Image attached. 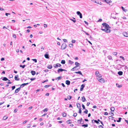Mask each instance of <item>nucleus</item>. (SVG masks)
<instances>
[{"label":"nucleus","mask_w":128,"mask_h":128,"mask_svg":"<svg viewBox=\"0 0 128 128\" xmlns=\"http://www.w3.org/2000/svg\"><path fill=\"white\" fill-rule=\"evenodd\" d=\"M97 78L98 80L101 83H104L105 80L104 79L101 78Z\"/></svg>","instance_id":"1"},{"label":"nucleus","mask_w":128,"mask_h":128,"mask_svg":"<svg viewBox=\"0 0 128 128\" xmlns=\"http://www.w3.org/2000/svg\"><path fill=\"white\" fill-rule=\"evenodd\" d=\"M101 30L106 32V33H108L110 32V30L108 28H105L104 29L103 28H102L101 29Z\"/></svg>","instance_id":"2"},{"label":"nucleus","mask_w":128,"mask_h":128,"mask_svg":"<svg viewBox=\"0 0 128 128\" xmlns=\"http://www.w3.org/2000/svg\"><path fill=\"white\" fill-rule=\"evenodd\" d=\"M66 43H63L62 45L61 49L62 50H64L66 48Z\"/></svg>","instance_id":"3"},{"label":"nucleus","mask_w":128,"mask_h":128,"mask_svg":"<svg viewBox=\"0 0 128 128\" xmlns=\"http://www.w3.org/2000/svg\"><path fill=\"white\" fill-rule=\"evenodd\" d=\"M95 74L97 78H101L102 76L101 75L99 74L98 71H96L95 72Z\"/></svg>","instance_id":"4"},{"label":"nucleus","mask_w":128,"mask_h":128,"mask_svg":"<svg viewBox=\"0 0 128 128\" xmlns=\"http://www.w3.org/2000/svg\"><path fill=\"white\" fill-rule=\"evenodd\" d=\"M102 25L104 27L106 28H110V26L107 24L106 23H104L102 24Z\"/></svg>","instance_id":"5"},{"label":"nucleus","mask_w":128,"mask_h":128,"mask_svg":"<svg viewBox=\"0 0 128 128\" xmlns=\"http://www.w3.org/2000/svg\"><path fill=\"white\" fill-rule=\"evenodd\" d=\"M117 14L118 13H115V12H113L111 14V16L112 18L114 19H116V16H114V15L116 16Z\"/></svg>","instance_id":"6"},{"label":"nucleus","mask_w":128,"mask_h":128,"mask_svg":"<svg viewBox=\"0 0 128 128\" xmlns=\"http://www.w3.org/2000/svg\"><path fill=\"white\" fill-rule=\"evenodd\" d=\"M61 66V65L60 64L58 63L53 65L54 67L56 68H57L58 67H60Z\"/></svg>","instance_id":"7"},{"label":"nucleus","mask_w":128,"mask_h":128,"mask_svg":"<svg viewBox=\"0 0 128 128\" xmlns=\"http://www.w3.org/2000/svg\"><path fill=\"white\" fill-rule=\"evenodd\" d=\"M123 35L125 36L128 37V33L127 32H123Z\"/></svg>","instance_id":"8"},{"label":"nucleus","mask_w":128,"mask_h":128,"mask_svg":"<svg viewBox=\"0 0 128 128\" xmlns=\"http://www.w3.org/2000/svg\"><path fill=\"white\" fill-rule=\"evenodd\" d=\"M62 71H66V70H65L64 69H62V68L59 69L58 71V73H59L60 72H62Z\"/></svg>","instance_id":"9"},{"label":"nucleus","mask_w":128,"mask_h":128,"mask_svg":"<svg viewBox=\"0 0 128 128\" xmlns=\"http://www.w3.org/2000/svg\"><path fill=\"white\" fill-rule=\"evenodd\" d=\"M18 77V75H16L14 77V79L15 80H20L19 78H17Z\"/></svg>","instance_id":"10"},{"label":"nucleus","mask_w":128,"mask_h":128,"mask_svg":"<svg viewBox=\"0 0 128 128\" xmlns=\"http://www.w3.org/2000/svg\"><path fill=\"white\" fill-rule=\"evenodd\" d=\"M28 84V83H26L20 85V87H22V88L24 86Z\"/></svg>","instance_id":"11"},{"label":"nucleus","mask_w":128,"mask_h":128,"mask_svg":"<svg viewBox=\"0 0 128 128\" xmlns=\"http://www.w3.org/2000/svg\"><path fill=\"white\" fill-rule=\"evenodd\" d=\"M84 86L85 85H84L83 84H82V85H81V88H80V91H82L83 90L84 88Z\"/></svg>","instance_id":"12"},{"label":"nucleus","mask_w":128,"mask_h":128,"mask_svg":"<svg viewBox=\"0 0 128 128\" xmlns=\"http://www.w3.org/2000/svg\"><path fill=\"white\" fill-rule=\"evenodd\" d=\"M104 2H105L106 3H108L112 2L111 0H103Z\"/></svg>","instance_id":"13"},{"label":"nucleus","mask_w":128,"mask_h":128,"mask_svg":"<svg viewBox=\"0 0 128 128\" xmlns=\"http://www.w3.org/2000/svg\"><path fill=\"white\" fill-rule=\"evenodd\" d=\"M20 87L16 89L15 91V93H17L20 90Z\"/></svg>","instance_id":"14"},{"label":"nucleus","mask_w":128,"mask_h":128,"mask_svg":"<svg viewBox=\"0 0 128 128\" xmlns=\"http://www.w3.org/2000/svg\"><path fill=\"white\" fill-rule=\"evenodd\" d=\"M82 100L83 102H84L86 101V98L84 97L83 96L82 97Z\"/></svg>","instance_id":"15"},{"label":"nucleus","mask_w":128,"mask_h":128,"mask_svg":"<svg viewBox=\"0 0 128 128\" xmlns=\"http://www.w3.org/2000/svg\"><path fill=\"white\" fill-rule=\"evenodd\" d=\"M75 64L76 66L75 67H77L79 66V65L80 64L78 63V62H76L75 63Z\"/></svg>","instance_id":"16"},{"label":"nucleus","mask_w":128,"mask_h":128,"mask_svg":"<svg viewBox=\"0 0 128 128\" xmlns=\"http://www.w3.org/2000/svg\"><path fill=\"white\" fill-rule=\"evenodd\" d=\"M116 86L117 87L119 88H120L122 86L121 84L119 85L118 84H116Z\"/></svg>","instance_id":"17"},{"label":"nucleus","mask_w":128,"mask_h":128,"mask_svg":"<svg viewBox=\"0 0 128 128\" xmlns=\"http://www.w3.org/2000/svg\"><path fill=\"white\" fill-rule=\"evenodd\" d=\"M75 73L76 74H79L80 75H81L82 76H83V74H82V73H81V72L80 71L76 72H75Z\"/></svg>","instance_id":"18"},{"label":"nucleus","mask_w":128,"mask_h":128,"mask_svg":"<svg viewBox=\"0 0 128 128\" xmlns=\"http://www.w3.org/2000/svg\"><path fill=\"white\" fill-rule=\"evenodd\" d=\"M30 72L32 75H34L36 73L35 71L32 70Z\"/></svg>","instance_id":"19"},{"label":"nucleus","mask_w":128,"mask_h":128,"mask_svg":"<svg viewBox=\"0 0 128 128\" xmlns=\"http://www.w3.org/2000/svg\"><path fill=\"white\" fill-rule=\"evenodd\" d=\"M70 81L68 80H66V84L68 85H69L70 84Z\"/></svg>","instance_id":"20"},{"label":"nucleus","mask_w":128,"mask_h":128,"mask_svg":"<svg viewBox=\"0 0 128 128\" xmlns=\"http://www.w3.org/2000/svg\"><path fill=\"white\" fill-rule=\"evenodd\" d=\"M2 80L4 81H6L7 80H8V81H10V80H8V79L6 77H4L2 79Z\"/></svg>","instance_id":"21"},{"label":"nucleus","mask_w":128,"mask_h":128,"mask_svg":"<svg viewBox=\"0 0 128 128\" xmlns=\"http://www.w3.org/2000/svg\"><path fill=\"white\" fill-rule=\"evenodd\" d=\"M8 116H5L3 117L2 120H5L8 118Z\"/></svg>","instance_id":"22"},{"label":"nucleus","mask_w":128,"mask_h":128,"mask_svg":"<svg viewBox=\"0 0 128 128\" xmlns=\"http://www.w3.org/2000/svg\"><path fill=\"white\" fill-rule=\"evenodd\" d=\"M44 56L45 58H49L48 56V54H45Z\"/></svg>","instance_id":"23"},{"label":"nucleus","mask_w":128,"mask_h":128,"mask_svg":"<svg viewBox=\"0 0 128 128\" xmlns=\"http://www.w3.org/2000/svg\"><path fill=\"white\" fill-rule=\"evenodd\" d=\"M123 72L122 71H119L118 72V74L119 75H122V74Z\"/></svg>","instance_id":"24"},{"label":"nucleus","mask_w":128,"mask_h":128,"mask_svg":"<svg viewBox=\"0 0 128 128\" xmlns=\"http://www.w3.org/2000/svg\"><path fill=\"white\" fill-rule=\"evenodd\" d=\"M107 58L109 60H112V57L110 56H108Z\"/></svg>","instance_id":"25"},{"label":"nucleus","mask_w":128,"mask_h":128,"mask_svg":"<svg viewBox=\"0 0 128 128\" xmlns=\"http://www.w3.org/2000/svg\"><path fill=\"white\" fill-rule=\"evenodd\" d=\"M121 8H122V10L124 12H126V11H127V10L126 9H125L124 8V7L122 6H121Z\"/></svg>","instance_id":"26"},{"label":"nucleus","mask_w":128,"mask_h":128,"mask_svg":"<svg viewBox=\"0 0 128 128\" xmlns=\"http://www.w3.org/2000/svg\"><path fill=\"white\" fill-rule=\"evenodd\" d=\"M68 62L69 63V64H72L74 63V62H73L72 61H71L70 60H68Z\"/></svg>","instance_id":"27"},{"label":"nucleus","mask_w":128,"mask_h":128,"mask_svg":"<svg viewBox=\"0 0 128 128\" xmlns=\"http://www.w3.org/2000/svg\"><path fill=\"white\" fill-rule=\"evenodd\" d=\"M77 106V107L78 108H80V104L79 103H77L76 104Z\"/></svg>","instance_id":"28"},{"label":"nucleus","mask_w":128,"mask_h":128,"mask_svg":"<svg viewBox=\"0 0 128 128\" xmlns=\"http://www.w3.org/2000/svg\"><path fill=\"white\" fill-rule=\"evenodd\" d=\"M61 62L62 64H64L65 63V61L64 60H62Z\"/></svg>","instance_id":"29"},{"label":"nucleus","mask_w":128,"mask_h":128,"mask_svg":"<svg viewBox=\"0 0 128 128\" xmlns=\"http://www.w3.org/2000/svg\"><path fill=\"white\" fill-rule=\"evenodd\" d=\"M52 65H50L48 66L47 67V68L48 69H50L52 68Z\"/></svg>","instance_id":"30"},{"label":"nucleus","mask_w":128,"mask_h":128,"mask_svg":"<svg viewBox=\"0 0 128 128\" xmlns=\"http://www.w3.org/2000/svg\"><path fill=\"white\" fill-rule=\"evenodd\" d=\"M114 110H115V108L114 107H112L110 108V110L112 111H114Z\"/></svg>","instance_id":"31"},{"label":"nucleus","mask_w":128,"mask_h":128,"mask_svg":"<svg viewBox=\"0 0 128 128\" xmlns=\"http://www.w3.org/2000/svg\"><path fill=\"white\" fill-rule=\"evenodd\" d=\"M66 114L64 113V112H63V113H62V116H63L64 117H65L66 116Z\"/></svg>","instance_id":"32"},{"label":"nucleus","mask_w":128,"mask_h":128,"mask_svg":"<svg viewBox=\"0 0 128 128\" xmlns=\"http://www.w3.org/2000/svg\"><path fill=\"white\" fill-rule=\"evenodd\" d=\"M69 46L70 48H72L73 46V44H69Z\"/></svg>","instance_id":"33"},{"label":"nucleus","mask_w":128,"mask_h":128,"mask_svg":"<svg viewBox=\"0 0 128 128\" xmlns=\"http://www.w3.org/2000/svg\"><path fill=\"white\" fill-rule=\"evenodd\" d=\"M82 126H84L85 127H87L88 126V124H84L83 125H82Z\"/></svg>","instance_id":"34"},{"label":"nucleus","mask_w":128,"mask_h":128,"mask_svg":"<svg viewBox=\"0 0 128 128\" xmlns=\"http://www.w3.org/2000/svg\"><path fill=\"white\" fill-rule=\"evenodd\" d=\"M26 66L25 65H24L23 66H22V65H20V67H22L23 68H24V67H25Z\"/></svg>","instance_id":"35"},{"label":"nucleus","mask_w":128,"mask_h":128,"mask_svg":"<svg viewBox=\"0 0 128 128\" xmlns=\"http://www.w3.org/2000/svg\"><path fill=\"white\" fill-rule=\"evenodd\" d=\"M61 77L60 76L58 77L57 78H56V80L57 79L58 80H59L60 79Z\"/></svg>","instance_id":"36"},{"label":"nucleus","mask_w":128,"mask_h":128,"mask_svg":"<svg viewBox=\"0 0 128 128\" xmlns=\"http://www.w3.org/2000/svg\"><path fill=\"white\" fill-rule=\"evenodd\" d=\"M71 98L72 96H68L67 97L68 98L69 100Z\"/></svg>","instance_id":"37"},{"label":"nucleus","mask_w":128,"mask_h":128,"mask_svg":"<svg viewBox=\"0 0 128 128\" xmlns=\"http://www.w3.org/2000/svg\"><path fill=\"white\" fill-rule=\"evenodd\" d=\"M48 111V109L47 108H45L43 110V111L44 112H47Z\"/></svg>","instance_id":"38"},{"label":"nucleus","mask_w":128,"mask_h":128,"mask_svg":"<svg viewBox=\"0 0 128 128\" xmlns=\"http://www.w3.org/2000/svg\"><path fill=\"white\" fill-rule=\"evenodd\" d=\"M121 119L122 118H118V120H117V121L118 122H120Z\"/></svg>","instance_id":"39"},{"label":"nucleus","mask_w":128,"mask_h":128,"mask_svg":"<svg viewBox=\"0 0 128 128\" xmlns=\"http://www.w3.org/2000/svg\"><path fill=\"white\" fill-rule=\"evenodd\" d=\"M28 120H25V121H24V122H23L22 124H25L26 122H28Z\"/></svg>","instance_id":"40"},{"label":"nucleus","mask_w":128,"mask_h":128,"mask_svg":"<svg viewBox=\"0 0 128 128\" xmlns=\"http://www.w3.org/2000/svg\"><path fill=\"white\" fill-rule=\"evenodd\" d=\"M77 114L76 113H74L73 116L74 117H76L77 115Z\"/></svg>","instance_id":"41"},{"label":"nucleus","mask_w":128,"mask_h":128,"mask_svg":"<svg viewBox=\"0 0 128 128\" xmlns=\"http://www.w3.org/2000/svg\"><path fill=\"white\" fill-rule=\"evenodd\" d=\"M88 110L86 109L85 111L84 112L86 114H87L88 113Z\"/></svg>","instance_id":"42"},{"label":"nucleus","mask_w":128,"mask_h":128,"mask_svg":"<svg viewBox=\"0 0 128 128\" xmlns=\"http://www.w3.org/2000/svg\"><path fill=\"white\" fill-rule=\"evenodd\" d=\"M82 112V110L81 109V108H80L79 109V113L80 114H81Z\"/></svg>","instance_id":"43"},{"label":"nucleus","mask_w":128,"mask_h":128,"mask_svg":"<svg viewBox=\"0 0 128 128\" xmlns=\"http://www.w3.org/2000/svg\"><path fill=\"white\" fill-rule=\"evenodd\" d=\"M50 85H46L44 86V87L45 88H47L49 86H50Z\"/></svg>","instance_id":"44"},{"label":"nucleus","mask_w":128,"mask_h":128,"mask_svg":"<svg viewBox=\"0 0 128 128\" xmlns=\"http://www.w3.org/2000/svg\"><path fill=\"white\" fill-rule=\"evenodd\" d=\"M32 60L34 61L35 62H37V60L36 59H32Z\"/></svg>","instance_id":"45"},{"label":"nucleus","mask_w":128,"mask_h":128,"mask_svg":"<svg viewBox=\"0 0 128 128\" xmlns=\"http://www.w3.org/2000/svg\"><path fill=\"white\" fill-rule=\"evenodd\" d=\"M84 32L85 34H86L88 36H89V34L88 33H87L85 31L83 30H82Z\"/></svg>","instance_id":"46"},{"label":"nucleus","mask_w":128,"mask_h":128,"mask_svg":"<svg viewBox=\"0 0 128 128\" xmlns=\"http://www.w3.org/2000/svg\"><path fill=\"white\" fill-rule=\"evenodd\" d=\"M5 15L6 16H8V15H10V13H5Z\"/></svg>","instance_id":"47"},{"label":"nucleus","mask_w":128,"mask_h":128,"mask_svg":"<svg viewBox=\"0 0 128 128\" xmlns=\"http://www.w3.org/2000/svg\"><path fill=\"white\" fill-rule=\"evenodd\" d=\"M67 122L68 124H70L71 123V120H68L67 121Z\"/></svg>","instance_id":"48"},{"label":"nucleus","mask_w":128,"mask_h":128,"mask_svg":"<svg viewBox=\"0 0 128 128\" xmlns=\"http://www.w3.org/2000/svg\"><path fill=\"white\" fill-rule=\"evenodd\" d=\"M76 42V40H72V43H74Z\"/></svg>","instance_id":"49"},{"label":"nucleus","mask_w":128,"mask_h":128,"mask_svg":"<svg viewBox=\"0 0 128 128\" xmlns=\"http://www.w3.org/2000/svg\"><path fill=\"white\" fill-rule=\"evenodd\" d=\"M120 58H122L124 60L125 59L122 56H120Z\"/></svg>","instance_id":"50"},{"label":"nucleus","mask_w":128,"mask_h":128,"mask_svg":"<svg viewBox=\"0 0 128 128\" xmlns=\"http://www.w3.org/2000/svg\"><path fill=\"white\" fill-rule=\"evenodd\" d=\"M81 14V13L79 11H78L77 12V14L78 15H79Z\"/></svg>","instance_id":"51"},{"label":"nucleus","mask_w":128,"mask_h":128,"mask_svg":"<svg viewBox=\"0 0 128 128\" xmlns=\"http://www.w3.org/2000/svg\"><path fill=\"white\" fill-rule=\"evenodd\" d=\"M110 114H111L112 116H113L114 115V113L111 112H110Z\"/></svg>","instance_id":"52"},{"label":"nucleus","mask_w":128,"mask_h":128,"mask_svg":"<svg viewBox=\"0 0 128 128\" xmlns=\"http://www.w3.org/2000/svg\"><path fill=\"white\" fill-rule=\"evenodd\" d=\"M12 90H14L15 88V86H14L12 87Z\"/></svg>","instance_id":"53"},{"label":"nucleus","mask_w":128,"mask_h":128,"mask_svg":"<svg viewBox=\"0 0 128 128\" xmlns=\"http://www.w3.org/2000/svg\"><path fill=\"white\" fill-rule=\"evenodd\" d=\"M80 17V18H82V14L81 13L79 15Z\"/></svg>","instance_id":"54"},{"label":"nucleus","mask_w":128,"mask_h":128,"mask_svg":"<svg viewBox=\"0 0 128 128\" xmlns=\"http://www.w3.org/2000/svg\"><path fill=\"white\" fill-rule=\"evenodd\" d=\"M18 109H16L14 110V113H16L18 111Z\"/></svg>","instance_id":"55"},{"label":"nucleus","mask_w":128,"mask_h":128,"mask_svg":"<svg viewBox=\"0 0 128 128\" xmlns=\"http://www.w3.org/2000/svg\"><path fill=\"white\" fill-rule=\"evenodd\" d=\"M94 121L97 124H98L99 123V122L98 121H97L96 120H94Z\"/></svg>","instance_id":"56"},{"label":"nucleus","mask_w":128,"mask_h":128,"mask_svg":"<svg viewBox=\"0 0 128 128\" xmlns=\"http://www.w3.org/2000/svg\"><path fill=\"white\" fill-rule=\"evenodd\" d=\"M48 81V80H46L44 81V82H42V83H44L45 82H47Z\"/></svg>","instance_id":"57"},{"label":"nucleus","mask_w":128,"mask_h":128,"mask_svg":"<svg viewBox=\"0 0 128 128\" xmlns=\"http://www.w3.org/2000/svg\"><path fill=\"white\" fill-rule=\"evenodd\" d=\"M98 127L99 128H104L103 126L102 125H100Z\"/></svg>","instance_id":"58"},{"label":"nucleus","mask_w":128,"mask_h":128,"mask_svg":"<svg viewBox=\"0 0 128 128\" xmlns=\"http://www.w3.org/2000/svg\"><path fill=\"white\" fill-rule=\"evenodd\" d=\"M32 108V106L30 107H29L28 108V109L29 110H31Z\"/></svg>","instance_id":"59"},{"label":"nucleus","mask_w":128,"mask_h":128,"mask_svg":"<svg viewBox=\"0 0 128 128\" xmlns=\"http://www.w3.org/2000/svg\"><path fill=\"white\" fill-rule=\"evenodd\" d=\"M117 54V53L116 52H114L113 53V54L114 55H116Z\"/></svg>","instance_id":"60"},{"label":"nucleus","mask_w":128,"mask_h":128,"mask_svg":"<svg viewBox=\"0 0 128 128\" xmlns=\"http://www.w3.org/2000/svg\"><path fill=\"white\" fill-rule=\"evenodd\" d=\"M13 37L15 38H16V36L15 34H13Z\"/></svg>","instance_id":"61"},{"label":"nucleus","mask_w":128,"mask_h":128,"mask_svg":"<svg viewBox=\"0 0 128 128\" xmlns=\"http://www.w3.org/2000/svg\"><path fill=\"white\" fill-rule=\"evenodd\" d=\"M63 40L64 42H67V40L66 39H63Z\"/></svg>","instance_id":"62"},{"label":"nucleus","mask_w":128,"mask_h":128,"mask_svg":"<svg viewBox=\"0 0 128 128\" xmlns=\"http://www.w3.org/2000/svg\"><path fill=\"white\" fill-rule=\"evenodd\" d=\"M44 46H42V47H41V49L42 50H44Z\"/></svg>","instance_id":"63"},{"label":"nucleus","mask_w":128,"mask_h":128,"mask_svg":"<svg viewBox=\"0 0 128 128\" xmlns=\"http://www.w3.org/2000/svg\"><path fill=\"white\" fill-rule=\"evenodd\" d=\"M13 77V75L11 74H10L9 75V77L10 78H12Z\"/></svg>","instance_id":"64"}]
</instances>
